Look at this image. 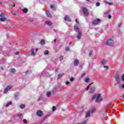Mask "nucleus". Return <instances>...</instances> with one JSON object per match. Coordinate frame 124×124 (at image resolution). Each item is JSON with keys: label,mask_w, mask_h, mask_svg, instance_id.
Here are the masks:
<instances>
[{"label": "nucleus", "mask_w": 124, "mask_h": 124, "mask_svg": "<svg viewBox=\"0 0 124 124\" xmlns=\"http://www.w3.org/2000/svg\"><path fill=\"white\" fill-rule=\"evenodd\" d=\"M85 75H86L85 74H82V77H84V76H85Z\"/></svg>", "instance_id": "53"}, {"label": "nucleus", "mask_w": 124, "mask_h": 124, "mask_svg": "<svg viewBox=\"0 0 124 124\" xmlns=\"http://www.w3.org/2000/svg\"><path fill=\"white\" fill-rule=\"evenodd\" d=\"M1 69H3V68H2V67H1Z\"/></svg>", "instance_id": "56"}, {"label": "nucleus", "mask_w": 124, "mask_h": 124, "mask_svg": "<svg viewBox=\"0 0 124 124\" xmlns=\"http://www.w3.org/2000/svg\"><path fill=\"white\" fill-rule=\"evenodd\" d=\"M104 68H105L106 70H108L109 69V66H104Z\"/></svg>", "instance_id": "33"}, {"label": "nucleus", "mask_w": 124, "mask_h": 124, "mask_svg": "<svg viewBox=\"0 0 124 124\" xmlns=\"http://www.w3.org/2000/svg\"><path fill=\"white\" fill-rule=\"evenodd\" d=\"M78 32V34L77 36V38H78V39H80L82 37V32H81V31H80Z\"/></svg>", "instance_id": "11"}, {"label": "nucleus", "mask_w": 124, "mask_h": 124, "mask_svg": "<svg viewBox=\"0 0 124 124\" xmlns=\"http://www.w3.org/2000/svg\"><path fill=\"white\" fill-rule=\"evenodd\" d=\"M108 18L111 19V16H110V15L108 16Z\"/></svg>", "instance_id": "51"}, {"label": "nucleus", "mask_w": 124, "mask_h": 124, "mask_svg": "<svg viewBox=\"0 0 124 124\" xmlns=\"http://www.w3.org/2000/svg\"><path fill=\"white\" fill-rule=\"evenodd\" d=\"M91 86H92V84H89L88 86L85 89V92H88L89 91V88H90V87H91Z\"/></svg>", "instance_id": "20"}, {"label": "nucleus", "mask_w": 124, "mask_h": 124, "mask_svg": "<svg viewBox=\"0 0 124 124\" xmlns=\"http://www.w3.org/2000/svg\"><path fill=\"white\" fill-rule=\"evenodd\" d=\"M66 85H69V81H66Z\"/></svg>", "instance_id": "45"}, {"label": "nucleus", "mask_w": 124, "mask_h": 124, "mask_svg": "<svg viewBox=\"0 0 124 124\" xmlns=\"http://www.w3.org/2000/svg\"><path fill=\"white\" fill-rule=\"evenodd\" d=\"M7 20V18H6V16L3 13L0 14V22H5Z\"/></svg>", "instance_id": "3"}, {"label": "nucleus", "mask_w": 124, "mask_h": 124, "mask_svg": "<svg viewBox=\"0 0 124 124\" xmlns=\"http://www.w3.org/2000/svg\"><path fill=\"white\" fill-rule=\"evenodd\" d=\"M44 43H45V41H44V40H42L40 41V44H41V45H43Z\"/></svg>", "instance_id": "24"}, {"label": "nucleus", "mask_w": 124, "mask_h": 124, "mask_svg": "<svg viewBox=\"0 0 124 124\" xmlns=\"http://www.w3.org/2000/svg\"><path fill=\"white\" fill-rule=\"evenodd\" d=\"M95 90V88H94V87H93L90 89V90L89 91V93H93Z\"/></svg>", "instance_id": "18"}, {"label": "nucleus", "mask_w": 124, "mask_h": 124, "mask_svg": "<svg viewBox=\"0 0 124 124\" xmlns=\"http://www.w3.org/2000/svg\"><path fill=\"white\" fill-rule=\"evenodd\" d=\"M105 2L106 3H107V4H109V5H113V3H110L108 2L107 1H105Z\"/></svg>", "instance_id": "30"}, {"label": "nucleus", "mask_w": 124, "mask_h": 124, "mask_svg": "<svg viewBox=\"0 0 124 124\" xmlns=\"http://www.w3.org/2000/svg\"><path fill=\"white\" fill-rule=\"evenodd\" d=\"M34 51H35V50L33 48H32L31 49V56H33V57H34L35 56V53H34Z\"/></svg>", "instance_id": "14"}, {"label": "nucleus", "mask_w": 124, "mask_h": 124, "mask_svg": "<svg viewBox=\"0 0 124 124\" xmlns=\"http://www.w3.org/2000/svg\"><path fill=\"white\" fill-rule=\"evenodd\" d=\"M62 60H63V56H61L60 57V61H62Z\"/></svg>", "instance_id": "36"}, {"label": "nucleus", "mask_w": 124, "mask_h": 124, "mask_svg": "<svg viewBox=\"0 0 124 124\" xmlns=\"http://www.w3.org/2000/svg\"><path fill=\"white\" fill-rule=\"evenodd\" d=\"M0 4H1V2H0Z\"/></svg>", "instance_id": "57"}, {"label": "nucleus", "mask_w": 124, "mask_h": 124, "mask_svg": "<svg viewBox=\"0 0 124 124\" xmlns=\"http://www.w3.org/2000/svg\"><path fill=\"white\" fill-rule=\"evenodd\" d=\"M25 107H26L25 105H21L20 106V108H21V109H25Z\"/></svg>", "instance_id": "27"}, {"label": "nucleus", "mask_w": 124, "mask_h": 124, "mask_svg": "<svg viewBox=\"0 0 124 124\" xmlns=\"http://www.w3.org/2000/svg\"><path fill=\"white\" fill-rule=\"evenodd\" d=\"M99 22H100V19L98 18L97 20H93L92 23L93 25L95 26L96 25H98V24H99Z\"/></svg>", "instance_id": "8"}, {"label": "nucleus", "mask_w": 124, "mask_h": 124, "mask_svg": "<svg viewBox=\"0 0 124 124\" xmlns=\"http://www.w3.org/2000/svg\"><path fill=\"white\" fill-rule=\"evenodd\" d=\"M36 115L38 117H43V115H44V113H43V111H42L41 110H38L36 112Z\"/></svg>", "instance_id": "5"}, {"label": "nucleus", "mask_w": 124, "mask_h": 124, "mask_svg": "<svg viewBox=\"0 0 124 124\" xmlns=\"http://www.w3.org/2000/svg\"><path fill=\"white\" fill-rule=\"evenodd\" d=\"M111 106V105L110 104H108L107 106V108H108V107H110Z\"/></svg>", "instance_id": "43"}, {"label": "nucleus", "mask_w": 124, "mask_h": 124, "mask_svg": "<svg viewBox=\"0 0 124 124\" xmlns=\"http://www.w3.org/2000/svg\"><path fill=\"white\" fill-rule=\"evenodd\" d=\"M50 8H51V9H53V10H55L56 9L55 6H53V5H51L50 6Z\"/></svg>", "instance_id": "31"}, {"label": "nucleus", "mask_w": 124, "mask_h": 124, "mask_svg": "<svg viewBox=\"0 0 124 124\" xmlns=\"http://www.w3.org/2000/svg\"><path fill=\"white\" fill-rule=\"evenodd\" d=\"M11 72L12 73H15L16 72V70L15 68H11L10 69Z\"/></svg>", "instance_id": "19"}, {"label": "nucleus", "mask_w": 124, "mask_h": 124, "mask_svg": "<svg viewBox=\"0 0 124 124\" xmlns=\"http://www.w3.org/2000/svg\"><path fill=\"white\" fill-rule=\"evenodd\" d=\"M44 55H46V56H47V55H49V51L48 50L45 51Z\"/></svg>", "instance_id": "22"}, {"label": "nucleus", "mask_w": 124, "mask_h": 124, "mask_svg": "<svg viewBox=\"0 0 124 124\" xmlns=\"http://www.w3.org/2000/svg\"><path fill=\"white\" fill-rule=\"evenodd\" d=\"M10 105H11V102H8V103L6 104L5 107H8V106H10Z\"/></svg>", "instance_id": "25"}, {"label": "nucleus", "mask_w": 124, "mask_h": 124, "mask_svg": "<svg viewBox=\"0 0 124 124\" xmlns=\"http://www.w3.org/2000/svg\"><path fill=\"white\" fill-rule=\"evenodd\" d=\"M64 20L65 21H68V22H70V21H71V19H70V18H69V17L67 16H66Z\"/></svg>", "instance_id": "16"}, {"label": "nucleus", "mask_w": 124, "mask_h": 124, "mask_svg": "<svg viewBox=\"0 0 124 124\" xmlns=\"http://www.w3.org/2000/svg\"><path fill=\"white\" fill-rule=\"evenodd\" d=\"M74 29L76 31H77V32L80 31L79 30V28L76 25L74 26Z\"/></svg>", "instance_id": "15"}, {"label": "nucleus", "mask_w": 124, "mask_h": 124, "mask_svg": "<svg viewBox=\"0 0 124 124\" xmlns=\"http://www.w3.org/2000/svg\"><path fill=\"white\" fill-rule=\"evenodd\" d=\"M96 6H99L100 5V3H99V2H97L96 3Z\"/></svg>", "instance_id": "42"}, {"label": "nucleus", "mask_w": 124, "mask_h": 124, "mask_svg": "<svg viewBox=\"0 0 124 124\" xmlns=\"http://www.w3.org/2000/svg\"><path fill=\"white\" fill-rule=\"evenodd\" d=\"M15 6H16L15 3H14L13 5V7H15Z\"/></svg>", "instance_id": "47"}, {"label": "nucleus", "mask_w": 124, "mask_h": 124, "mask_svg": "<svg viewBox=\"0 0 124 124\" xmlns=\"http://www.w3.org/2000/svg\"><path fill=\"white\" fill-rule=\"evenodd\" d=\"M85 82H86V83H89V82H90V78H86L84 79Z\"/></svg>", "instance_id": "23"}, {"label": "nucleus", "mask_w": 124, "mask_h": 124, "mask_svg": "<svg viewBox=\"0 0 124 124\" xmlns=\"http://www.w3.org/2000/svg\"><path fill=\"white\" fill-rule=\"evenodd\" d=\"M22 116H23V114H22V113L17 114L18 117H22Z\"/></svg>", "instance_id": "40"}, {"label": "nucleus", "mask_w": 124, "mask_h": 124, "mask_svg": "<svg viewBox=\"0 0 124 124\" xmlns=\"http://www.w3.org/2000/svg\"><path fill=\"white\" fill-rule=\"evenodd\" d=\"M22 11L24 13H27L28 12V9L24 8L23 10Z\"/></svg>", "instance_id": "21"}, {"label": "nucleus", "mask_w": 124, "mask_h": 124, "mask_svg": "<svg viewBox=\"0 0 124 124\" xmlns=\"http://www.w3.org/2000/svg\"><path fill=\"white\" fill-rule=\"evenodd\" d=\"M46 96H47L48 97L51 96V93L50 92H47L46 93Z\"/></svg>", "instance_id": "28"}, {"label": "nucleus", "mask_w": 124, "mask_h": 124, "mask_svg": "<svg viewBox=\"0 0 124 124\" xmlns=\"http://www.w3.org/2000/svg\"><path fill=\"white\" fill-rule=\"evenodd\" d=\"M92 114L91 113V112L88 110L86 113L85 118H89V117H91V115Z\"/></svg>", "instance_id": "9"}, {"label": "nucleus", "mask_w": 124, "mask_h": 124, "mask_svg": "<svg viewBox=\"0 0 124 124\" xmlns=\"http://www.w3.org/2000/svg\"><path fill=\"white\" fill-rule=\"evenodd\" d=\"M18 95H19V93H16L15 94V98L16 99H17V97H18Z\"/></svg>", "instance_id": "32"}, {"label": "nucleus", "mask_w": 124, "mask_h": 124, "mask_svg": "<svg viewBox=\"0 0 124 124\" xmlns=\"http://www.w3.org/2000/svg\"><path fill=\"white\" fill-rule=\"evenodd\" d=\"M74 65L75 66H78L79 65V61L78 60L76 59L74 62Z\"/></svg>", "instance_id": "10"}, {"label": "nucleus", "mask_w": 124, "mask_h": 124, "mask_svg": "<svg viewBox=\"0 0 124 124\" xmlns=\"http://www.w3.org/2000/svg\"><path fill=\"white\" fill-rule=\"evenodd\" d=\"M62 76H63V74L58 75L57 79H60V78H61V77H62Z\"/></svg>", "instance_id": "26"}, {"label": "nucleus", "mask_w": 124, "mask_h": 124, "mask_svg": "<svg viewBox=\"0 0 124 124\" xmlns=\"http://www.w3.org/2000/svg\"><path fill=\"white\" fill-rule=\"evenodd\" d=\"M70 80L71 82H73V81H74V78H71Z\"/></svg>", "instance_id": "38"}, {"label": "nucleus", "mask_w": 124, "mask_h": 124, "mask_svg": "<svg viewBox=\"0 0 124 124\" xmlns=\"http://www.w3.org/2000/svg\"><path fill=\"white\" fill-rule=\"evenodd\" d=\"M13 86L12 85H9L6 89H5L4 93H6L8 91H10L11 89V88H12Z\"/></svg>", "instance_id": "7"}, {"label": "nucleus", "mask_w": 124, "mask_h": 124, "mask_svg": "<svg viewBox=\"0 0 124 124\" xmlns=\"http://www.w3.org/2000/svg\"><path fill=\"white\" fill-rule=\"evenodd\" d=\"M119 27H121L122 26V23H120V24L118 25Z\"/></svg>", "instance_id": "49"}, {"label": "nucleus", "mask_w": 124, "mask_h": 124, "mask_svg": "<svg viewBox=\"0 0 124 124\" xmlns=\"http://www.w3.org/2000/svg\"><path fill=\"white\" fill-rule=\"evenodd\" d=\"M57 110V108H56L55 106H53L52 107V111L55 112Z\"/></svg>", "instance_id": "29"}, {"label": "nucleus", "mask_w": 124, "mask_h": 124, "mask_svg": "<svg viewBox=\"0 0 124 124\" xmlns=\"http://www.w3.org/2000/svg\"><path fill=\"white\" fill-rule=\"evenodd\" d=\"M121 79L122 81H124V74L122 75Z\"/></svg>", "instance_id": "37"}, {"label": "nucleus", "mask_w": 124, "mask_h": 124, "mask_svg": "<svg viewBox=\"0 0 124 124\" xmlns=\"http://www.w3.org/2000/svg\"><path fill=\"white\" fill-rule=\"evenodd\" d=\"M105 63H106V61H104V60H103L102 62H101V64H105Z\"/></svg>", "instance_id": "34"}, {"label": "nucleus", "mask_w": 124, "mask_h": 124, "mask_svg": "<svg viewBox=\"0 0 124 124\" xmlns=\"http://www.w3.org/2000/svg\"><path fill=\"white\" fill-rule=\"evenodd\" d=\"M20 54V52L16 51V53H15V55H19Z\"/></svg>", "instance_id": "39"}, {"label": "nucleus", "mask_w": 124, "mask_h": 124, "mask_svg": "<svg viewBox=\"0 0 124 124\" xmlns=\"http://www.w3.org/2000/svg\"><path fill=\"white\" fill-rule=\"evenodd\" d=\"M83 13L85 16H88L89 15V13L88 12V10L86 8H82Z\"/></svg>", "instance_id": "6"}, {"label": "nucleus", "mask_w": 124, "mask_h": 124, "mask_svg": "<svg viewBox=\"0 0 124 124\" xmlns=\"http://www.w3.org/2000/svg\"><path fill=\"white\" fill-rule=\"evenodd\" d=\"M92 99H95V102H100V101H102V100H103V99H102V97L101 96V94H100L93 95Z\"/></svg>", "instance_id": "1"}, {"label": "nucleus", "mask_w": 124, "mask_h": 124, "mask_svg": "<svg viewBox=\"0 0 124 124\" xmlns=\"http://www.w3.org/2000/svg\"><path fill=\"white\" fill-rule=\"evenodd\" d=\"M122 88L123 89H124V84L122 85Z\"/></svg>", "instance_id": "50"}, {"label": "nucleus", "mask_w": 124, "mask_h": 124, "mask_svg": "<svg viewBox=\"0 0 124 124\" xmlns=\"http://www.w3.org/2000/svg\"><path fill=\"white\" fill-rule=\"evenodd\" d=\"M46 25H48V26H51L52 25V22L50 21H46L45 22Z\"/></svg>", "instance_id": "17"}, {"label": "nucleus", "mask_w": 124, "mask_h": 124, "mask_svg": "<svg viewBox=\"0 0 124 124\" xmlns=\"http://www.w3.org/2000/svg\"><path fill=\"white\" fill-rule=\"evenodd\" d=\"M76 23H77L78 24L79 23V22L78 21V19H76Z\"/></svg>", "instance_id": "48"}, {"label": "nucleus", "mask_w": 124, "mask_h": 124, "mask_svg": "<svg viewBox=\"0 0 124 124\" xmlns=\"http://www.w3.org/2000/svg\"><path fill=\"white\" fill-rule=\"evenodd\" d=\"M65 50L66 51H69V47H66Z\"/></svg>", "instance_id": "44"}, {"label": "nucleus", "mask_w": 124, "mask_h": 124, "mask_svg": "<svg viewBox=\"0 0 124 124\" xmlns=\"http://www.w3.org/2000/svg\"><path fill=\"white\" fill-rule=\"evenodd\" d=\"M106 45H107V46H114V45H115V41L112 39H108L106 41Z\"/></svg>", "instance_id": "2"}, {"label": "nucleus", "mask_w": 124, "mask_h": 124, "mask_svg": "<svg viewBox=\"0 0 124 124\" xmlns=\"http://www.w3.org/2000/svg\"><path fill=\"white\" fill-rule=\"evenodd\" d=\"M37 51H38V49L37 48V49H36L35 51L37 52Z\"/></svg>", "instance_id": "54"}, {"label": "nucleus", "mask_w": 124, "mask_h": 124, "mask_svg": "<svg viewBox=\"0 0 124 124\" xmlns=\"http://www.w3.org/2000/svg\"><path fill=\"white\" fill-rule=\"evenodd\" d=\"M89 55L90 56H92V55H93V50H91L90 51V53H89Z\"/></svg>", "instance_id": "35"}, {"label": "nucleus", "mask_w": 124, "mask_h": 124, "mask_svg": "<svg viewBox=\"0 0 124 124\" xmlns=\"http://www.w3.org/2000/svg\"><path fill=\"white\" fill-rule=\"evenodd\" d=\"M89 111H90V113L93 114V113L96 111V108H92L89 110Z\"/></svg>", "instance_id": "12"}, {"label": "nucleus", "mask_w": 124, "mask_h": 124, "mask_svg": "<svg viewBox=\"0 0 124 124\" xmlns=\"http://www.w3.org/2000/svg\"><path fill=\"white\" fill-rule=\"evenodd\" d=\"M115 81L117 84H121V78H120V75L119 74H117L115 77Z\"/></svg>", "instance_id": "4"}, {"label": "nucleus", "mask_w": 124, "mask_h": 124, "mask_svg": "<svg viewBox=\"0 0 124 124\" xmlns=\"http://www.w3.org/2000/svg\"><path fill=\"white\" fill-rule=\"evenodd\" d=\"M46 14L47 16V17H49V18H52V15H51V14L49 12V11L47 10L46 11Z\"/></svg>", "instance_id": "13"}, {"label": "nucleus", "mask_w": 124, "mask_h": 124, "mask_svg": "<svg viewBox=\"0 0 124 124\" xmlns=\"http://www.w3.org/2000/svg\"><path fill=\"white\" fill-rule=\"evenodd\" d=\"M54 42H55V43H56V42H57V39H55V40H54Z\"/></svg>", "instance_id": "52"}, {"label": "nucleus", "mask_w": 124, "mask_h": 124, "mask_svg": "<svg viewBox=\"0 0 124 124\" xmlns=\"http://www.w3.org/2000/svg\"><path fill=\"white\" fill-rule=\"evenodd\" d=\"M29 21H30V22H31V23H32V22H33V20H32V19H30Z\"/></svg>", "instance_id": "46"}, {"label": "nucleus", "mask_w": 124, "mask_h": 124, "mask_svg": "<svg viewBox=\"0 0 124 124\" xmlns=\"http://www.w3.org/2000/svg\"><path fill=\"white\" fill-rule=\"evenodd\" d=\"M23 122L24 124H27V120L24 119L23 120Z\"/></svg>", "instance_id": "41"}, {"label": "nucleus", "mask_w": 124, "mask_h": 124, "mask_svg": "<svg viewBox=\"0 0 124 124\" xmlns=\"http://www.w3.org/2000/svg\"><path fill=\"white\" fill-rule=\"evenodd\" d=\"M86 1H90V0H86Z\"/></svg>", "instance_id": "55"}]
</instances>
